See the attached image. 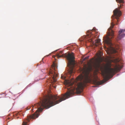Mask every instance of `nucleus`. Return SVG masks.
Wrapping results in <instances>:
<instances>
[{
    "mask_svg": "<svg viewBox=\"0 0 125 125\" xmlns=\"http://www.w3.org/2000/svg\"><path fill=\"white\" fill-rule=\"evenodd\" d=\"M54 95L51 93L44 95L43 98L41 99L40 103L35 104L34 106H32V108L31 109L32 112H33V108L34 107H35V108H37L39 106L40 107L35 113L32 115L27 116L26 119L27 121L28 122L31 119H36L39 115V113H37L38 112L42 111L45 108L48 109L54 105Z\"/></svg>",
    "mask_w": 125,
    "mask_h": 125,
    "instance_id": "nucleus-2",
    "label": "nucleus"
},
{
    "mask_svg": "<svg viewBox=\"0 0 125 125\" xmlns=\"http://www.w3.org/2000/svg\"><path fill=\"white\" fill-rule=\"evenodd\" d=\"M94 59L93 58L90 61L91 65L87 68L84 69L83 74L79 76L76 78L77 81H79L80 82L78 83L76 88L72 86L75 81L74 79H72L70 80H65V81L64 83L66 85V87L70 86V87L69 88H67L68 91L64 95L59 96L55 94V105L69 98L74 94L75 93L74 91L75 90L77 93H81V91L80 89L85 86L86 83L91 82L92 75L90 73V72L91 71L92 69L91 66V64L94 63V66L96 69H98L100 66L99 62H94L95 60H94V62L92 61Z\"/></svg>",
    "mask_w": 125,
    "mask_h": 125,
    "instance_id": "nucleus-1",
    "label": "nucleus"
},
{
    "mask_svg": "<svg viewBox=\"0 0 125 125\" xmlns=\"http://www.w3.org/2000/svg\"><path fill=\"white\" fill-rule=\"evenodd\" d=\"M124 0H116V1L117 2H119V4L122 3H124Z\"/></svg>",
    "mask_w": 125,
    "mask_h": 125,
    "instance_id": "nucleus-10",
    "label": "nucleus"
},
{
    "mask_svg": "<svg viewBox=\"0 0 125 125\" xmlns=\"http://www.w3.org/2000/svg\"><path fill=\"white\" fill-rule=\"evenodd\" d=\"M55 68H56V67L57 68V64H56V63L55 62ZM57 71L56 70V69H55V71ZM58 76V74H56V73L55 72V77H56V76Z\"/></svg>",
    "mask_w": 125,
    "mask_h": 125,
    "instance_id": "nucleus-11",
    "label": "nucleus"
},
{
    "mask_svg": "<svg viewBox=\"0 0 125 125\" xmlns=\"http://www.w3.org/2000/svg\"><path fill=\"white\" fill-rule=\"evenodd\" d=\"M27 123H22V125H27Z\"/></svg>",
    "mask_w": 125,
    "mask_h": 125,
    "instance_id": "nucleus-15",
    "label": "nucleus"
},
{
    "mask_svg": "<svg viewBox=\"0 0 125 125\" xmlns=\"http://www.w3.org/2000/svg\"><path fill=\"white\" fill-rule=\"evenodd\" d=\"M55 82H56V79H55Z\"/></svg>",
    "mask_w": 125,
    "mask_h": 125,
    "instance_id": "nucleus-24",
    "label": "nucleus"
},
{
    "mask_svg": "<svg viewBox=\"0 0 125 125\" xmlns=\"http://www.w3.org/2000/svg\"><path fill=\"white\" fill-rule=\"evenodd\" d=\"M66 77L64 76L62 74L61 75V78L62 79H65L66 78Z\"/></svg>",
    "mask_w": 125,
    "mask_h": 125,
    "instance_id": "nucleus-12",
    "label": "nucleus"
},
{
    "mask_svg": "<svg viewBox=\"0 0 125 125\" xmlns=\"http://www.w3.org/2000/svg\"><path fill=\"white\" fill-rule=\"evenodd\" d=\"M116 25H118V23H117V22H116Z\"/></svg>",
    "mask_w": 125,
    "mask_h": 125,
    "instance_id": "nucleus-20",
    "label": "nucleus"
},
{
    "mask_svg": "<svg viewBox=\"0 0 125 125\" xmlns=\"http://www.w3.org/2000/svg\"><path fill=\"white\" fill-rule=\"evenodd\" d=\"M99 61L100 62H102L103 61V59L101 58H99Z\"/></svg>",
    "mask_w": 125,
    "mask_h": 125,
    "instance_id": "nucleus-13",
    "label": "nucleus"
},
{
    "mask_svg": "<svg viewBox=\"0 0 125 125\" xmlns=\"http://www.w3.org/2000/svg\"><path fill=\"white\" fill-rule=\"evenodd\" d=\"M57 50H55V52H56V51H57Z\"/></svg>",
    "mask_w": 125,
    "mask_h": 125,
    "instance_id": "nucleus-21",
    "label": "nucleus"
},
{
    "mask_svg": "<svg viewBox=\"0 0 125 125\" xmlns=\"http://www.w3.org/2000/svg\"><path fill=\"white\" fill-rule=\"evenodd\" d=\"M116 60V61L117 62H119V60L118 59H117Z\"/></svg>",
    "mask_w": 125,
    "mask_h": 125,
    "instance_id": "nucleus-17",
    "label": "nucleus"
},
{
    "mask_svg": "<svg viewBox=\"0 0 125 125\" xmlns=\"http://www.w3.org/2000/svg\"><path fill=\"white\" fill-rule=\"evenodd\" d=\"M92 30L91 31H87V35L89 37H91V39L89 40V41L90 42H92L93 44H95V45L97 46V45L96 44V43L98 44L99 43L100 41V40L99 39H98L97 40H95L94 41L93 40V39L92 38H94L95 36H94L93 34V33H92Z\"/></svg>",
    "mask_w": 125,
    "mask_h": 125,
    "instance_id": "nucleus-7",
    "label": "nucleus"
},
{
    "mask_svg": "<svg viewBox=\"0 0 125 125\" xmlns=\"http://www.w3.org/2000/svg\"><path fill=\"white\" fill-rule=\"evenodd\" d=\"M123 6V4H121L120 5V6L121 7V6Z\"/></svg>",
    "mask_w": 125,
    "mask_h": 125,
    "instance_id": "nucleus-18",
    "label": "nucleus"
},
{
    "mask_svg": "<svg viewBox=\"0 0 125 125\" xmlns=\"http://www.w3.org/2000/svg\"><path fill=\"white\" fill-rule=\"evenodd\" d=\"M114 53H116V51L115 50H114Z\"/></svg>",
    "mask_w": 125,
    "mask_h": 125,
    "instance_id": "nucleus-16",
    "label": "nucleus"
},
{
    "mask_svg": "<svg viewBox=\"0 0 125 125\" xmlns=\"http://www.w3.org/2000/svg\"><path fill=\"white\" fill-rule=\"evenodd\" d=\"M94 84L97 85H100L104 83V82L102 81L100 82L98 81L97 80H95L93 81Z\"/></svg>",
    "mask_w": 125,
    "mask_h": 125,
    "instance_id": "nucleus-9",
    "label": "nucleus"
},
{
    "mask_svg": "<svg viewBox=\"0 0 125 125\" xmlns=\"http://www.w3.org/2000/svg\"><path fill=\"white\" fill-rule=\"evenodd\" d=\"M125 31V30L120 29L119 31V35L118 36V39H120L123 37H124L125 35V34L123 33L122 34H121L123 32H124Z\"/></svg>",
    "mask_w": 125,
    "mask_h": 125,
    "instance_id": "nucleus-8",
    "label": "nucleus"
},
{
    "mask_svg": "<svg viewBox=\"0 0 125 125\" xmlns=\"http://www.w3.org/2000/svg\"><path fill=\"white\" fill-rule=\"evenodd\" d=\"M52 57L53 58H55V56L54 55H53L52 56Z\"/></svg>",
    "mask_w": 125,
    "mask_h": 125,
    "instance_id": "nucleus-19",
    "label": "nucleus"
},
{
    "mask_svg": "<svg viewBox=\"0 0 125 125\" xmlns=\"http://www.w3.org/2000/svg\"><path fill=\"white\" fill-rule=\"evenodd\" d=\"M113 12L115 16H112V18L113 19V22L111 23V26L108 29L109 32H108V35L104 37V39L105 43L111 48L112 47V44L111 42V38L109 37V36H112V38L114 36V32L112 29L115 25L113 23L115 22V21H116L115 20H116L118 22V19H119V17H120L121 15V11L117 9H116L114 10Z\"/></svg>",
    "mask_w": 125,
    "mask_h": 125,
    "instance_id": "nucleus-3",
    "label": "nucleus"
},
{
    "mask_svg": "<svg viewBox=\"0 0 125 125\" xmlns=\"http://www.w3.org/2000/svg\"><path fill=\"white\" fill-rule=\"evenodd\" d=\"M96 86H93V87H96Z\"/></svg>",
    "mask_w": 125,
    "mask_h": 125,
    "instance_id": "nucleus-22",
    "label": "nucleus"
},
{
    "mask_svg": "<svg viewBox=\"0 0 125 125\" xmlns=\"http://www.w3.org/2000/svg\"><path fill=\"white\" fill-rule=\"evenodd\" d=\"M19 113H18V114H17V115H19Z\"/></svg>",
    "mask_w": 125,
    "mask_h": 125,
    "instance_id": "nucleus-23",
    "label": "nucleus"
},
{
    "mask_svg": "<svg viewBox=\"0 0 125 125\" xmlns=\"http://www.w3.org/2000/svg\"><path fill=\"white\" fill-rule=\"evenodd\" d=\"M89 57V56H87V57H85L84 58V60H85V59H88V58Z\"/></svg>",
    "mask_w": 125,
    "mask_h": 125,
    "instance_id": "nucleus-14",
    "label": "nucleus"
},
{
    "mask_svg": "<svg viewBox=\"0 0 125 125\" xmlns=\"http://www.w3.org/2000/svg\"><path fill=\"white\" fill-rule=\"evenodd\" d=\"M55 62H53V64L52 65L49 73V74L52 76V79L51 80V86H52L54 88L55 87L54 85L55 83V78L54 74H55Z\"/></svg>",
    "mask_w": 125,
    "mask_h": 125,
    "instance_id": "nucleus-6",
    "label": "nucleus"
},
{
    "mask_svg": "<svg viewBox=\"0 0 125 125\" xmlns=\"http://www.w3.org/2000/svg\"><path fill=\"white\" fill-rule=\"evenodd\" d=\"M112 64L110 63L107 64L104 70L102 72V75L105 79H107L112 75H113L115 73L119 71L121 69L119 65H116L114 68H111Z\"/></svg>",
    "mask_w": 125,
    "mask_h": 125,
    "instance_id": "nucleus-5",
    "label": "nucleus"
},
{
    "mask_svg": "<svg viewBox=\"0 0 125 125\" xmlns=\"http://www.w3.org/2000/svg\"><path fill=\"white\" fill-rule=\"evenodd\" d=\"M62 51H60L58 52L57 54L55 55L58 57H65L68 60V64L71 66L69 72L70 74L74 73L73 70V68L74 66V55L73 52L71 53H67L61 55L62 53Z\"/></svg>",
    "mask_w": 125,
    "mask_h": 125,
    "instance_id": "nucleus-4",
    "label": "nucleus"
}]
</instances>
